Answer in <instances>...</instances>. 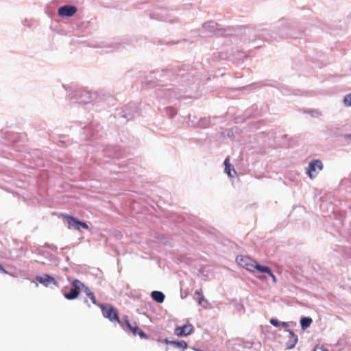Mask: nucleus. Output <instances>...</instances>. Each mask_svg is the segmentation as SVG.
Wrapping results in <instances>:
<instances>
[{
	"instance_id": "44",
	"label": "nucleus",
	"mask_w": 351,
	"mask_h": 351,
	"mask_svg": "<svg viewBox=\"0 0 351 351\" xmlns=\"http://www.w3.org/2000/svg\"><path fill=\"white\" fill-rule=\"evenodd\" d=\"M345 138L348 139L351 138V134H348L344 136Z\"/></svg>"
},
{
	"instance_id": "42",
	"label": "nucleus",
	"mask_w": 351,
	"mask_h": 351,
	"mask_svg": "<svg viewBox=\"0 0 351 351\" xmlns=\"http://www.w3.org/2000/svg\"><path fill=\"white\" fill-rule=\"evenodd\" d=\"M171 341L169 340L167 338H166L162 341V342L166 343L167 345H171Z\"/></svg>"
},
{
	"instance_id": "16",
	"label": "nucleus",
	"mask_w": 351,
	"mask_h": 351,
	"mask_svg": "<svg viewBox=\"0 0 351 351\" xmlns=\"http://www.w3.org/2000/svg\"><path fill=\"white\" fill-rule=\"evenodd\" d=\"M119 324H120L121 326V327L123 328V330L125 331H130L134 336H136V330H135V329L136 328H137V329L139 328V327L136 325V322H134L133 325L130 322L128 316L125 317V319H124L123 322L121 320V323H119Z\"/></svg>"
},
{
	"instance_id": "13",
	"label": "nucleus",
	"mask_w": 351,
	"mask_h": 351,
	"mask_svg": "<svg viewBox=\"0 0 351 351\" xmlns=\"http://www.w3.org/2000/svg\"><path fill=\"white\" fill-rule=\"evenodd\" d=\"M77 11L76 6L73 5H64L60 6L58 10V14L62 17H71Z\"/></svg>"
},
{
	"instance_id": "15",
	"label": "nucleus",
	"mask_w": 351,
	"mask_h": 351,
	"mask_svg": "<svg viewBox=\"0 0 351 351\" xmlns=\"http://www.w3.org/2000/svg\"><path fill=\"white\" fill-rule=\"evenodd\" d=\"M194 330V327L192 324H186L182 326H178L175 329V332L178 336L184 337L191 335Z\"/></svg>"
},
{
	"instance_id": "45",
	"label": "nucleus",
	"mask_w": 351,
	"mask_h": 351,
	"mask_svg": "<svg viewBox=\"0 0 351 351\" xmlns=\"http://www.w3.org/2000/svg\"><path fill=\"white\" fill-rule=\"evenodd\" d=\"M84 303H85V304H87V305H88V307H90V304L88 303V300H87L86 298H85V299H84Z\"/></svg>"
},
{
	"instance_id": "35",
	"label": "nucleus",
	"mask_w": 351,
	"mask_h": 351,
	"mask_svg": "<svg viewBox=\"0 0 351 351\" xmlns=\"http://www.w3.org/2000/svg\"><path fill=\"white\" fill-rule=\"evenodd\" d=\"M43 247H46V248H49V249H51V250L53 251H56L58 247L56 245H53V244H49L48 243H45L44 245H43Z\"/></svg>"
},
{
	"instance_id": "26",
	"label": "nucleus",
	"mask_w": 351,
	"mask_h": 351,
	"mask_svg": "<svg viewBox=\"0 0 351 351\" xmlns=\"http://www.w3.org/2000/svg\"><path fill=\"white\" fill-rule=\"evenodd\" d=\"M199 119L198 117H197L195 115H189V125H191L195 128H198V125H199Z\"/></svg>"
},
{
	"instance_id": "25",
	"label": "nucleus",
	"mask_w": 351,
	"mask_h": 351,
	"mask_svg": "<svg viewBox=\"0 0 351 351\" xmlns=\"http://www.w3.org/2000/svg\"><path fill=\"white\" fill-rule=\"evenodd\" d=\"M224 166H225V172L229 177L232 178L233 176L231 174V171H233L235 173L232 165L230 163L228 158H226L224 160Z\"/></svg>"
},
{
	"instance_id": "4",
	"label": "nucleus",
	"mask_w": 351,
	"mask_h": 351,
	"mask_svg": "<svg viewBox=\"0 0 351 351\" xmlns=\"http://www.w3.org/2000/svg\"><path fill=\"white\" fill-rule=\"evenodd\" d=\"M138 108L135 103H130L122 108L118 110L115 117L121 119L123 123L139 117Z\"/></svg>"
},
{
	"instance_id": "34",
	"label": "nucleus",
	"mask_w": 351,
	"mask_h": 351,
	"mask_svg": "<svg viewBox=\"0 0 351 351\" xmlns=\"http://www.w3.org/2000/svg\"><path fill=\"white\" fill-rule=\"evenodd\" d=\"M280 91L284 95H290L291 94V90L287 86H282L280 88Z\"/></svg>"
},
{
	"instance_id": "20",
	"label": "nucleus",
	"mask_w": 351,
	"mask_h": 351,
	"mask_svg": "<svg viewBox=\"0 0 351 351\" xmlns=\"http://www.w3.org/2000/svg\"><path fill=\"white\" fill-rule=\"evenodd\" d=\"M82 291L86 295V296L91 300L93 304L98 305L94 293L87 287L85 284L82 287Z\"/></svg>"
},
{
	"instance_id": "12",
	"label": "nucleus",
	"mask_w": 351,
	"mask_h": 351,
	"mask_svg": "<svg viewBox=\"0 0 351 351\" xmlns=\"http://www.w3.org/2000/svg\"><path fill=\"white\" fill-rule=\"evenodd\" d=\"M323 164L320 160H314L308 163V167L306 168L307 174L310 178L313 179L317 175L316 170H322Z\"/></svg>"
},
{
	"instance_id": "3",
	"label": "nucleus",
	"mask_w": 351,
	"mask_h": 351,
	"mask_svg": "<svg viewBox=\"0 0 351 351\" xmlns=\"http://www.w3.org/2000/svg\"><path fill=\"white\" fill-rule=\"evenodd\" d=\"M66 97L72 104H88L97 97V95L84 88H79L69 90Z\"/></svg>"
},
{
	"instance_id": "32",
	"label": "nucleus",
	"mask_w": 351,
	"mask_h": 351,
	"mask_svg": "<svg viewBox=\"0 0 351 351\" xmlns=\"http://www.w3.org/2000/svg\"><path fill=\"white\" fill-rule=\"evenodd\" d=\"M135 330H136V336L138 335L141 337V339H147V334L143 330H142L140 328L138 329L136 328Z\"/></svg>"
},
{
	"instance_id": "47",
	"label": "nucleus",
	"mask_w": 351,
	"mask_h": 351,
	"mask_svg": "<svg viewBox=\"0 0 351 351\" xmlns=\"http://www.w3.org/2000/svg\"><path fill=\"white\" fill-rule=\"evenodd\" d=\"M180 42V41H177V42H173V41H172L171 43H172V44H176V43H179Z\"/></svg>"
},
{
	"instance_id": "36",
	"label": "nucleus",
	"mask_w": 351,
	"mask_h": 351,
	"mask_svg": "<svg viewBox=\"0 0 351 351\" xmlns=\"http://www.w3.org/2000/svg\"><path fill=\"white\" fill-rule=\"evenodd\" d=\"M269 323L275 327H278L280 326V322L275 318H271L269 321Z\"/></svg>"
},
{
	"instance_id": "27",
	"label": "nucleus",
	"mask_w": 351,
	"mask_h": 351,
	"mask_svg": "<svg viewBox=\"0 0 351 351\" xmlns=\"http://www.w3.org/2000/svg\"><path fill=\"white\" fill-rule=\"evenodd\" d=\"M171 346H173L174 348H182L183 349H186L188 347L187 343L184 340L172 341H171Z\"/></svg>"
},
{
	"instance_id": "9",
	"label": "nucleus",
	"mask_w": 351,
	"mask_h": 351,
	"mask_svg": "<svg viewBox=\"0 0 351 351\" xmlns=\"http://www.w3.org/2000/svg\"><path fill=\"white\" fill-rule=\"evenodd\" d=\"M99 149L104 152L105 156L110 158H119L122 156V152L117 146L100 145Z\"/></svg>"
},
{
	"instance_id": "17",
	"label": "nucleus",
	"mask_w": 351,
	"mask_h": 351,
	"mask_svg": "<svg viewBox=\"0 0 351 351\" xmlns=\"http://www.w3.org/2000/svg\"><path fill=\"white\" fill-rule=\"evenodd\" d=\"M285 332H289V339L286 343L287 349L291 350L295 348L298 341V335L294 333V332L290 329H285Z\"/></svg>"
},
{
	"instance_id": "22",
	"label": "nucleus",
	"mask_w": 351,
	"mask_h": 351,
	"mask_svg": "<svg viewBox=\"0 0 351 351\" xmlns=\"http://www.w3.org/2000/svg\"><path fill=\"white\" fill-rule=\"evenodd\" d=\"M254 269H256L257 271L262 273V274H271V268L266 265H262L256 262V264L254 265Z\"/></svg>"
},
{
	"instance_id": "11",
	"label": "nucleus",
	"mask_w": 351,
	"mask_h": 351,
	"mask_svg": "<svg viewBox=\"0 0 351 351\" xmlns=\"http://www.w3.org/2000/svg\"><path fill=\"white\" fill-rule=\"evenodd\" d=\"M237 262L239 263L240 266L243 268H245L247 270L250 271H254V265L256 264L255 261L251 259L248 256H238L236 258Z\"/></svg>"
},
{
	"instance_id": "5",
	"label": "nucleus",
	"mask_w": 351,
	"mask_h": 351,
	"mask_svg": "<svg viewBox=\"0 0 351 351\" xmlns=\"http://www.w3.org/2000/svg\"><path fill=\"white\" fill-rule=\"evenodd\" d=\"M227 29L219 27V25L214 21H210L204 23L202 25V33H209L217 36H221L227 34Z\"/></svg>"
},
{
	"instance_id": "8",
	"label": "nucleus",
	"mask_w": 351,
	"mask_h": 351,
	"mask_svg": "<svg viewBox=\"0 0 351 351\" xmlns=\"http://www.w3.org/2000/svg\"><path fill=\"white\" fill-rule=\"evenodd\" d=\"M71 285L72 287L69 291L64 293L63 294L64 297L69 300H75L78 297L80 292L82 290V287L84 286V283L78 279H75L71 282Z\"/></svg>"
},
{
	"instance_id": "46",
	"label": "nucleus",
	"mask_w": 351,
	"mask_h": 351,
	"mask_svg": "<svg viewBox=\"0 0 351 351\" xmlns=\"http://www.w3.org/2000/svg\"><path fill=\"white\" fill-rule=\"evenodd\" d=\"M195 295H198L199 296L202 295L201 292L199 291H198V290L195 291Z\"/></svg>"
},
{
	"instance_id": "48",
	"label": "nucleus",
	"mask_w": 351,
	"mask_h": 351,
	"mask_svg": "<svg viewBox=\"0 0 351 351\" xmlns=\"http://www.w3.org/2000/svg\"><path fill=\"white\" fill-rule=\"evenodd\" d=\"M256 86V87H258V86H256V84H251V85H250V86Z\"/></svg>"
},
{
	"instance_id": "29",
	"label": "nucleus",
	"mask_w": 351,
	"mask_h": 351,
	"mask_svg": "<svg viewBox=\"0 0 351 351\" xmlns=\"http://www.w3.org/2000/svg\"><path fill=\"white\" fill-rule=\"evenodd\" d=\"M164 110L165 112V114L169 118H173L177 114V110L173 107H165Z\"/></svg>"
},
{
	"instance_id": "37",
	"label": "nucleus",
	"mask_w": 351,
	"mask_h": 351,
	"mask_svg": "<svg viewBox=\"0 0 351 351\" xmlns=\"http://www.w3.org/2000/svg\"><path fill=\"white\" fill-rule=\"evenodd\" d=\"M268 275L271 277L272 278V280L274 282H276V277L275 276V275L273 274L272 271L271 270V274H268Z\"/></svg>"
},
{
	"instance_id": "7",
	"label": "nucleus",
	"mask_w": 351,
	"mask_h": 351,
	"mask_svg": "<svg viewBox=\"0 0 351 351\" xmlns=\"http://www.w3.org/2000/svg\"><path fill=\"white\" fill-rule=\"evenodd\" d=\"M63 218L67 223V228L69 229H73L78 231H82V230H89V227L88 224L83 221H80L77 217L69 215H63Z\"/></svg>"
},
{
	"instance_id": "39",
	"label": "nucleus",
	"mask_w": 351,
	"mask_h": 351,
	"mask_svg": "<svg viewBox=\"0 0 351 351\" xmlns=\"http://www.w3.org/2000/svg\"><path fill=\"white\" fill-rule=\"evenodd\" d=\"M203 301H204V297L202 295L198 298V304L201 305Z\"/></svg>"
},
{
	"instance_id": "30",
	"label": "nucleus",
	"mask_w": 351,
	"mask_h": 351,
	"mask_svg": "<svg viewBox=\"0 0 351 351\" xmlns=\"http://www.w3.org/2000/svg\"><path fill=\"white\" fill-rule=\"evenodd\" d=\"M304 112L310 114L313 117H318L321 116V112H319L317 110L308 109V110H305Z\"/></svg>"
},
{
	"instance_id": "23",
	"label": "nucleus",
	"mask_w": 351,
	"mask_h": 351,
	"mask_svg": "<svg viewBox=\"0 0 351 351\" xmlns=\"http://www.w3.org/2000/svg\"><path fill=\"white\" fill-rule=\"evenodd\" d=\"M313 322V319L310 317H302L300 319L301 328L304 330L307 329Z\"/></svg>"
},
{
	"instance_id": "6",
	"label": "nucleus",
	"mask_w": 351,
	"mask_h": 351,
	"mask_svg": "<svg viewBox=\"0 0 351 351\" xmlns=\"http://www.w3.org/2000/svg\"><path fill=\"white\" fill-rule=\"evenodd\" d=\"M97 306L100 307L105 318L108 319L111 322L121 323L118 313L113 306L108 304H99Z\"/></svg>"
},
{
	"instance_id": "40",
	"label": "nucleus",
	"mask_w": 351,
	"mask_h": 351,
	"mask_svg": "<svg viewBox=\"0 0 351 351\" xmlns=\"http://www.w3.org/2000/svg\"><path fill=\"white\" fill-rule=\"evenodd\" d=\"M0 272L3 274H8V271L4 269L1 264H0Z\"/></svg>"
},
{
	"instance_id": "14",
	"label": "nucleus",
	"mask_w": 351,
	"mask_h": 351,
	"mask_svg": "<svg viewBox=\"0 0 351 351\" xmlns=\"http://www.w3.org/2000/svg\"><path fill=\"white\" fill-rule=\"evenodd\" d=\"M150 16L152 19L159 21H169L171 23L173 21L171 19H169L168 11L165 8H158L154 10L150 14Z\"/></svg>"
},
{
	"instance_id": "38",
	"label": "nucleus",
	"mask_w": 351,
	"mask_h": 351,
	"mask_svg": "<svg viewBox=\"0 0 351 351\" xmlns=\"http://www.w3.org/2000/svg\"><path fill=\"white\" fill-rule=\"evenodd\" d=\"M227 136L228 137H233L234 136V132L232 130H228L227 132Z\"/></svg>"
},
{
	"instance_id": "18",
	"label": "nucleus",
	"mask_w": 351,
	"mask_h": 351,
	"mask_svg": "<svg viewBox=\"0 0 351 351\" xmlns=\"http://www.w3.org/2000/svg\"><path fill=\"white\" fill-rule=\"evenodd\" d=\"M259 28L247 29L245 31V36L247 38L249 42H254L256 38H260Z\"/></svg>"
},
{
	"instance_id": "24",
	"label": "nucleus",
	"mask_w": 351,
	"mask_h": 351,
	"mask_svg": "<svg viewBox=\"0 0 351 351\" xmlns=\"http://www.w3.org/2000/svg\"><path fill=\"white\" fill-rule=\"evenodd\" d=\"M236 346H241L243 348H251L253 346V343L251 341H245L243 339H238L236 340L234 343Z\"/></svg>"
},
{
	"instance_id": "33",
	"label": "nucleus",
	"mask_w": 351,
	"mask_h": 351,
	"mask_svg": "<svg viewBox=\"0 0 351 351\" xmlns=\"http://www.w3.org/2000/svg\"><path fill=\"white\" fill-rule=\"evenodd\" d=\"M235 56L237 61L243 60L246 57L245 53L241 51H237Z\"/></svg>"
},
{
	"instance_id": "1",
	"label": "nucleus",
	"mask_w": 351,
	"mask_h": 351,
	"mask_svg": "<svg viewBox=\"0 0 351 351\" xmlns=\"http://www.w3.org/2000/svg\"><path fill=\"white\" fill-rule=\"evenodd\" d=\"M197 71L193 66L189 64H182L176 66H169L163 69L159 74L160 77L167 78L176 84H172V87H168L166 84L162 88L156 90L158 98L164 99H171L173 98L178 99L182 97L179 90L174 86H181L182 88L189 87L193 83L199 80L197 77Z\"/></svg>"
},
{
	"instance_id": "31",
	"label": "nucleus",
	"mask_w": 351,
	"mask_h": 351,
	"mask_svg": "<svg viewBox=\"0 0 351 351\" xmlns=\"http://www.w3.org/2000/svg\"><path fill=\"white\" fill-rule=\"evenodd\" d=\"M343 101L346 106H351V93L346 95L343 97Z\"/></svg>"
},
{
	"instance_id": "21",
	"label": "nucleus",
	"mask_w": 351,
	"mask_h": 351,
	"mask_svg": "<svg viewBox=\"0 0 351 351\" xmlns=\"http://www.w3.org/2000/svg\"><path fill=\"white\" fill-rule=\"evenodd\" d=\"M151 297L155 302L160 304L162 303L165 298V294L160 291H152Z\"/></svg>"
},
{
	"instance_id": "28",
	"label": "nucleus",
	"mask_w": 351,
	"mask_h": 351,
	"mask_svg": "<svg viewBox=\"0 0 351 351\" xmlns=\"http://www.w3.org/2000/svg\"><path fill=\"white\" fill-rule=\"evenodd\" d=\"M199 124V125H198V128H208L212 124L211 119L210 118L206 117L200 118Z\"/></svg>"
},
{
	"instance_id": "2",
	"label": "nucleus",
	"mask_w": 351,
	"mask_h": 351,
	"mask_svg": "<svg viewBox=\"0 0 351 351\" xmlns=\"http://www.w3.org/2000/svg\"><path fill=\"white\" fill-rule=\"evenodd\" d=\"M259 36L260 39L264 40H277L278 38H296L289 31L288 28L283 26L278 25L275 27V29L271 31L267 28L259 27Z\"/></svg>"
},
{
	"instance_id": "43",
	"label": "nucleus",
	"mask_w": 351,
	"mask_h": 351,
	"mask_svg": "<svg viewBox=\"0 0 351 351\" xmlns=\"http://www.w3.org/2000/svg\"><path fill=\"white\" fill-rule=\"evenodd\" d=\"M315 349H318L320 351H328L327 349H325L322 347H316Z\"/></svg>"
},
{
	"instance_id": "41",
	"label": "nucleus",
	"mask_w": 351,
	"mask_h": 351,
	"mask_svg": "<svg viewBox=\"0 0 351 351\" xmlns=\"http://www.w3.org/2000/svg\"><path fill=\"white\" fill-rule=\"evenodd\" d=\"M280 326L284 328H287L289 326V323L285 322H280Z\"/></svg>"
},
{
	"instance_id": "10",
	"label": "nucleus",
	"mask_w": 351,
	"mask_h": 351,
	"mask_svg": "<svg viewBox=\"0 0 351 351\" xmlns=\"http://www.w3.org/2000/svg\"><path fill=\"white\" fill-rule=\"evenodd\" d=\"M35 279L37 282L47 287H58L59 285L58 282L53 277L47 274H44L42 276H36Z\"/></svg>"
},
{
	"instance_id": "19",
	"label": "nucleus",
	"mask_w": 351,
	"mask_h": 351,
	"mask_svg": "<svg viewBox=\"0 0 351 351\" xmlns=\"http://www.w3.org/2000/svg\"><path fill=\"white\" fill-rule=\"evenodd\" d=\"M93 125H85L82 127L83 132L81 134V139L82 140H90L93 138L95 136V133L93 132L91 134H89L90 132V130H92Z\"/></svg>"
}]
</instances>
